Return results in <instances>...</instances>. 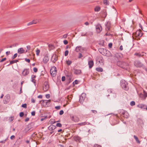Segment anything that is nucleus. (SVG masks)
<instances>
[{"label": "nucleus", "instance_id": "nucleus-60", "mask_svg": "<svg viewBox=\"0 0 147 147\" xmlns=\"http://www.w3.org/2000/svg\"><path fill=\"white\" fill-rule=\"evenodd\" d=\"M31 101L32 102V103H34L35 102V100L33 98H32L31 99Z\"/></svg>", "mask_w": 147, "mask_h": 147}, {"label": "nucleus", "instance_id": "nucleus-61", "mask_svg": "<svg viewBox=\"0 0 147 147\" xmlns=\"http://www.w3.org/2000/svg\"><path fill=\"white\" fill-rule=\"evenodd\" d=\"M67 34H64L63 36V38H67Z\"/></svg>", "mask_w": 147, "mask_h": 147}, {"label": "nucleus", "instance_id": "nucleus-5", "mask_svg": "<svg viewBox=\"0 0 147 147\" xmlns=\"http://www.w3.org/2000/svg\"><path fill=\"white\" fill-rule=\"evenodd\" d=\"M86 94L85 93H82L81 96L80 97L79 100V102L82 104L84 101L85 100L86 98Z\"/></svg>", "mask_w": 147, "mask_h": 147}, {"label": "nucleus", "instance_id": "nucleus-38", "mask_svg": "<svg viewBox=\"0 0 147 147\" xmlns=\"http://www.w3.org/2000/svg\"><path fill=\"white\" fill-rule=\"evenodd\" d=\"M56 126L57 127H61L62 126L61 124L60 123H57Z\"/></svg>", "mask_w": 147, "mask_h": 147}, {"label": "nucleus", "instance_id": "nucleus-59", "mask_svg": "<svg viewBox=\"0 0 147 147\" xmlns=\"http://www.w3.org/2000/svg\"><path fill=\"white\" fill-rule=\"evenodd\" d=\"M126 112H125L124 111H122V114L124 116L125 114H126Z\"/></svg>", "mask_w": 147, "mask_h": 147}, {"label": "nucleus", "instance_id": "nucleus-44", "mask_svg": "<svg viewBox=\"0 0 147 147\" xmlns=\"http://www.w3.org/2000/svg\"><path fill=\"white\" fill-rule=\"evenodd\" d=\"M24 115V113L23 112H21L20 114V116L21 117H22Z\"/></svg>", "mask_w": 147, "mask_h": 147}, {"label": "nucleus", "instance_id": "nucleus-22", "mask_svg": "<svg viewBox=\"0 0 147 147\" xmlns=\"http://www.w3.org/2000/svg\"><path fill=\"white\" fill-rule=\"evenodd\" d=\"M86 36L87 37L91 36H92L93 34V32L90 31L86 32Z\"/></svg>", "mask_w": 147, "mask_h": 147}, {"label": "nucleus", "instance_id": "nucleus-51", "mask_svg": "<svg viewBox=\"0 0 147 147\" xmlns=\"http://www.w3.org/2000/svg\"><path fill=\"white\" fill-rule=\"evenodd\" d=\"M6 58H3L1 60V61H0V62H2L5 61V60H6Z\"/></svg>", "mask_w": 147, "mask_h": 147}, {"label": "nucleus", "instance_id": "nucleus-7", "mask_svg": "<svg viewBox=\"0 0 147 147\" xmlns=\"http://www.w3.org/2000/svg\"><path fill=\"white\" fill-rule=\"evenodd\" d=\"M96 30L97 33H100L102 30L101 25L99 24H97L96 26Z\"/></svg>", "mask_w": 147, "mask_h": 147}, {"label": "nucleus", "instance_id": "nucleus-14", "mask_svg": "<svg viewBox=\"0 0 147 147\" xmlns=\"http://www.w3.org/2000/svg\"><path fill=\"white\" fill-rule=\"evenodd\" d=\"M84 48L82 47L81 46L77 47L75 49L76 52H78L79 51L81 52L83 50H84Z\"/></svg>", "mask_w": 147, "mask_h": 147}, {"label": "nucleus", "instance_id": "nucleus-2", "mask_svg": "<svg viewBox=\"0 0 147 147\" xmlns=\"http://www.w3.org/2000/svg\"><path fill=\"white\" fill-rule=\"evenodd\" d=\"M51 74L53 77H55L57 73V68L55 66L52 67L50 71Z\"/></svg>", "mask_w": 147, "mask_h": 147}, {"label": "nucleus", "instance_id": "nucleus-1", "mask_svg": "<svg viewBox=\"0 0 147 147\" xmlns=\"http://www.w3.org/2000/svg\"><path fill=\"white\" fill-rule=\"evenodd\" d=\"M121 87L125 90H127L128 87L127 83L124 80H122L121 81Z\"/></svg>", "mask_w": 147, "mask_h": 147}, {"label": "nucleus", "instance_id": "nucleus-13", "mask_svg": "<svg viewBox=\"0 0 147 147\" xmlns=\"http://www.w3.org/2000/svg\"><path fill=\"white\" fill-rule=\"evenodd\" d=\"M57 59V57L56 55H53L52 57L51 60L52 61L55 63Z\"/></svg>", "mask_w": 147, "mask_h": 147}, {"label": "nucleus", "instance_id": "nucleus-39", "mask_svg": "<svg viewBox=\"0 0 147 147\" xmlns=\"http://www.w3.org/2000/svg\"><path fill=\"white\" fill-rule=\"evenodd\" d=\"M103 2L104 4L105 5H108V1L107 0H104Z\"/></svg>", "mask_w": 147, "mask_h": 147}, {"label": "nucleus", "instance_id": "nucleus-29", "mask_svg": "<svg viewBox=\"0 0 147 147\" xmlns=\"http://www.w3.org/2000/svg\"><path fill=\"white\" fill-rule=\"evenodd\" d=\"M100 10V7L99 6L96 7L94 9V10L96 11H98Z\"/></svg>", "mask_w": 147, "mask_h": 147}, {"label": "nucleus", "instance_id": "nucleus-42", "mask_svg": "<svg viewBox=\"0 0 147 147\" xmlns=\"http://www.w3.org/2000/svg\"><path fill=\"white\" fill-rule=\"evenodd\" d=\"M68 53H69V52H68V51H67V50L66 51L65 53V56H67L68 55Z\"/></svg>", "mask_w": 147, "mask_h": 147}, {"label": "nucleus", "instance_id": "nucleus-11", "mask_svg": "<svg viewBox=\"0 0 147 147\" xmlns=\"http://www.w3.org/2000/svg\"><path fill=\"white\" fill-rule=\"evenodd\" d=\"M134 64L137 67H140L143 66V64L140 61H136L135 62Z\"/></svg>", "mask_w": 147, "mask_h": 147}, {"label": "nucleus", "instance_id": "nucleus-30", "mask_svg": "<svg viewBox=\"0 0 147 147\" xmlns=\"http://www.w3.org/2000/svg\"><path fill=\"white\" fill-rule=\"evenodd\" d=\"M86 124H87L86 122H84L79 123L78 124V125H81V126H82V125H86Z\"/></svg>", "mask_w": 147, "mask_h": 147}, {"label": "nucleus", "instance_id": "nucleus-15", "mask_svg": "<svg viewBox=\"0 0 147 147\" xmlns=\"http://www.w3.org/2000/svg\"><path fill=\"white\" fill-rule=\"evenodd\" d=\"M111 24L110 23V22H107L106 24V30L108 31H109L110 30V28L111 27Z\"/></svg>", "mask_w": 147, "mask_h": 147}, {"label": "nucleus", "instance_id": "nucleus-27", "mask_svg": "<svg viewBox=\"0 0 147 147\" xmlns=\"http://www.w3.org/2000/svg\"><path fill=\"white\" fill-rule=\"evenodd\" d=\"M134 137L135 139L136 140V142L138 144H140V141L138 140V137L135 135L134 136Z\"/></svg>", "mask_w": 147, "mask_h": 147}, {"label": "nucleus", "instance_id": "nucleus-56", "mask_svg": "<svg viewBox=\"0 0 147 147\" xmlns=\"http://www.w3.org/2000/svg\"><path fill=\"white\" fill-rule=\"evenodd\" d=\"M107 32L106 33L105 35L106 36H109V35H111V34L109 32H108L109 31H108V30H107Z\"/></svg>", "mask_w": 147, "mask_h": 147}, {"label": "nucleus", "instance_id": "nucleus-52", "mask_svg": "<svg viewBox=\"0 0 147 147\" xmlns=\"http://www.w3.org/2000/svg\"><path fill=\"white\" fill-rule=\"evenodd\" d=\"M121 62H120V61L118 62H117V65H119V66L120 67H122V68H124V67H123V66H122V65H119V63H120Z\"/></svg>", "mask_w": 147, "mask_h": 147}, {"label": "nucleus", "instance_id": "nucleus-50", "mask_svg": "<svg viewBox=\"0 0 147 147\" xmlns=\"http://www.w3.org/2000/svg\"><path fill=\"white\" fill-rule=\"evenodd\" d=\"M64 112L63 110H61L60 111L59 114V115H63V114Z\"/></svg>", "mask_w": 147, "mask_h": 147}, {"label": "nucleus", "instance_id": "nucleus-62", "mask_svg": "<svg viewBox=\"0 0 147 147\" xmlns=\"http://www.w3.org/2000/svg\"><path fill=\"white\" fill-rule=\"evenodd\" d=\"M144 97L146 98V97H147V93L145 92H144Z\"/></svg>", "mask_w": 147, "mask_h": 147}, {"label": "nucleus", "instance_id": "nucleus-17", "mask_svg": "<svg viewBox=\"0 0 147 147\" xmlns=\"http://www.w3.org/2000/svg\"><path fill=\"white\" fill-rule=\"evenodd\" d=\"M144 54H146V53L143 52H142L140 53H136L134 54V55L137 56L138 57H140L144 56Z\"/></svg>", "mask_w": 147, "mask_h": 147}, {"label": "nucleus", "instance_id": "nucleus-34", "mask_svg": "<svg viewBox=\"0 0 147 147\" xmlns=\"http://www.w3.org/2000/svg\"><path fill=\"white\" fill-rule=\"evenodd\" d=\"M130 105L131 106H133L135 105V102L134 101H132L130 102Z\"/></svg>", "mask_w": 147, "mask_h": 147}, {"label": "nucleus", "instance_id": "nucleus-54", "mask_svg": "<svg viewBox=\"0 0 147 147\" xmlns=\"http://www.w3.org/2000/svg\"><path fill=\"white\" fill-rule=\"evenodd\" d=\"M46 97L47 98H49L50 97V95L49 94H47L45 95Z\"/></svg>", "mask_w": 147, "mask_h": 147}, {"label": "nucleus", "instance_id": "nucleus-19", "mask_svg": "<svg viewBox=\"0 0 147 147\" xmlns=\"http://www.w3.org/2000/svg\"><path fill=\"white\" fill-rule=\"evenodd\" d=\"M39 22V20H33L32 21L28 23V26L32 25L33 24H36L38 23Z\"/></svg>", "mask_w": 147, "mask_h": 147}, {"label": "nucleus", "instance_id": "nucleus-31", "mask_svg": "<svg viewBox=\"0 0 147 147\" xmlns=\"http://www.w3.org/2000/svg\"><path fill=\"white\" fill-rule=\"evenodd\" d=\"M18 61L16 60H12L11 61H10V64H13L14 63H16L17 61Z\"/></svg>", "mask_w": 147, "mask_h": 147}, {"label": "nucleus", "instance_id": "nucleus-12", "mask_svg": "<svg viewBox=\"0 0 147 147\" xmlns=\"http://www.w3.org/2000/svg\"><path fill=\"white\" fill-rule=\"evenodd\" d=\"M49 60V55L47 54L46 55L43 59V62L45 64L47 63Z\"/></svg>", "mask_w": 147, "mask_h": 147}, {"label": "nucleus", "instance_id": "nucleus-28", "mask_svg": "<svg viewBox=\"0 0 147 147\" xmlns=\"http://www.w3.org/2000/svg\"><path fill=\"white\" fill-rule=\"evenodd\" d=\"M27 69L24 70L22 72V74L23 75L25 76L27 75Z\"/></svg>", "mask_w": 147, "mask_h": 147}, {"label": "nucleus", "instance_id": "nucleus-24", "mask_svg": "<svg viewBox=\"0 0 147 147\" xmlns=\"http://www.w3.org/2000/svg\"><path fill=\"white\" fill-rule=\"evenodd\" d=\"M115 57L117 59H120L122 57L123 55L121 53H116L115 55Z\"/></svg>", "mask_w": 147, "mask_h": 147}, {"label": "nucleus", "instance_id": "nucleus-55", "mask_svg": "<svg viewBox=\"0 0 147 147\" xmlns=\"http://www.w3.org/2000/svg\"><path fill=\"white\" fill-rule=\"evenodd\" d=\"M91 111L93 113H94V114H96L97 113V111L96 110H92Z\"/></svg>", "mask_w": 147, "mask_h": 147}, {"label": "nucleus", "instance_id": "nucleus-45", "mask_svg": "<svg viewBox=\"0 0 147 147\" xmlns=\"http://www.w3.org/2000/svg\"><path fill=\"white\" fill-rule=\"evenodd\" d=\"M37 69L36 67H34L33 68V71L35 72H36L37 71Z\"/></svg>", "mask_w": 147, "mask_h": 147}, {"label": "nucleus", "instance_id": "nucleus-36", "mask_svg": "<svg viewBox=\"0 0 147 147\" xmlns=\"http://www.w3.org/2000/svg\"><path fill=\"white\" fill-rule=\"evenodd\" d=\"M49 47L50 49H53L54 48V46L53 45H49Z\"/></svg>", "mask_w": 147, "mask_h": 147}, {"label": "nucleus", "instance_id": "nucleus-21", "mask_svg": "<svg viewBox=\"0 0 147 147\" xmlns=\"http://www.w3.org/2000/svg\"><path fill=\"white\" fill-rule=\"evenodd\" d=\"M81 71L80 69H74V74L76 75H79L81 74Z\"/></svg>", "mask_w": 147, "mask_h": 147}, {"label": "nucleus", "instance_id": "nucleus-41", "mask_svg": "<svg viewBox=\"0 0 147 147\" xmlns=\"http://www.w3.org/2000/svg\"><path fill=\"white\" fill-rule=\"evenodd\" d=\"M81 34L82 36H86V33L85 32H81Z\"/></svg>", "mask_w": 147, "mask_h": 147}, {"label": "nucleus", "instance_id": "nucleus-64", "mask_svg": "<svg viewBox=\"0 0 147 147\" xmlns=\"http://www.w3.org/2000/svg\"><path fill=\"white\" fill-rule=\"evenodd\" d=\"M94 147H101L99 145H98L97 144H96L94 145Z\"/></svg>", "mask_w": 147, "mask_h": 147}, {"label": "nucleus", "instance_id": "nucleus-23", "mask_svg": "<svg viewBox=\"0 0 147 147\" xmlns=\"http://www.w3.org/2000/svg\"><path fill=\"white\" fill-rule=\"evenodd\" d=\"M36 76L34 75H32L31 77V81L32 82H33L34 84L36 83V81L35 80Z\"/></svg>", "mask_w": 147, "mask_h": 147}, {"label": "nucleus", "instance_id": "nucleus-58", "mask_svg": "<svg viewBox=\"0 0 147 147\" xmlns=\"http://www.w3.org/2000/svg\"><path fill=\"white\" fill-rule=\"evenodd\" d=\"M109 47V48H111L112 47V44L111 43H109L108 45Z\"/></svg>", "mask_w": 147, "mask_h": 147}, {"label": "nucleus", "instance_id": "nucleus-43", "mask_svg": "<svg viewBox=\"0 0 147 147\" xmlns=\"http://www.w3.org/2000/svg\"><path fill=\"white\" fill-rule=\"evenodd\" d=\"M83 57V55L82 53H79V56L78 57V58H81Z\"/></svg>", "mask_w": 147, "mask_h": 147}, {"label": "nucleus", "instance_id": "nucleus-9", "mask_svg": "<svg viewBox=\"0 0 147 147\" xmlns=\"http://www.w3.org/2000/svg\"><path fill=\"white\" fill-rule=\"evenodd\" d=\"M70 118L72 121L75 122H78L79 120V118L76 116L71 115Z\"/></svg>", "mask_w": 147, "mask_h": 147}, {"label": "nucleus", "instance_id": "nucleus-57", "mask_svg": "<svg viewBox=\"0 0 147 147\" xmlns=\"http://www.w3.org/2000/svg\"><path fill=\"white\" fill-rule=\"evenodd\" d=\"M35 111H33L31 113V115L32 116H34L35 115Z\"/></svg>", "mask_w": 147, "mask_h": 147}, {"label": "nucleus", "instance_id": "nucleus-32", "mask_svg": "<svg viewBox=\"0 0 147 147\" xmlns=\"http://www.w3.org/2000/svg\"><path fill=\"white\" fill-rule=\"evenodd\" d=\"M72 63V62L69 60H67L66 61V63L68 65H70Z\"/></svg>", "mask_w": 147, "mask_h": 147}, {"label": "nucleus", "instance_id": "nucleus-25", "mask_svg": "<svg viewBox=\"0 0 147 147\" xmlns=\"http://www.w3.org/2000/svg\"><path fill=\"white\" fill-rule=\"evenodd\" d=\"M74 140L76 141H80V138L78 136H75L74 137Z\"/></svg>", "mask_w": 147, "mask_h": 147}, {"label": "nucleus", "instance_id": "nucleus-48", "mask_svg": "<svg viewBox=\"0 0 147 147\" xmlns=\"http://www.w3.org/2000/svg\"><path fill=\"white\" fill-rule=\"evenodd\" d=\"M14 119V117H11L9 119V120L10 121H11Z\"/></svg>", "mask_w": 147, "mask_h": 147}, {"label": "nucleus", "instance_id": "nucleus-40", "mask_svg": "<svg viewBox=\"0 0 147 147\" xmlns=\"http://www.w3.org/2000/svg\"><path fill=\"white\" fill-rule=\"evenodd\" d=\"M17 55H18V54L17 53L13 55V57H12V59H15L17 57Z\"/></svg>", "mask_w": 147, "mask_h": 147}, {"label": "nucleus", "instance_id": "nucleus-33", "mask_svg": "<svg viewBox=\"0 0 147 147\" xmlns=\"http://www.w3.org/2000/svg\"><path fill=\"white\" fill-rule=\"evenodd\" d=\"M125 118H127L128 117L129 115L127 112H126V114L123 116Z\"/></svg>", "mask_w": 147, "mask_h": 147}, {"label": "nucleus", "instance_id": "nucleus-35", "mask_svg": "<svg viewBox=\"0 0 147 147\" xmlns=\"http://www.w3.org/2000/svg\"><path fill=\"white\" fill-rule=\"evenodd\" d=\"M40 53V51L38 49H37L36 51V55H37L38 56L39 55V53Z\"/></svg>", "mask_w": 147, "mask_h": 147}, {"label": "nucleus", "instance_id": "nucleus-10", "mask_svg": "<svg viewBox=\"0 0 147 147\" xmlns=\"http://www.w3.org/2000/svg\"><path fill=\"white\" fill-rule=\"evenodd\" d=\"M141 32L142 31L141 30H138L135 33V35L136 37H141L142 35V34Z\"/></svg>", "mask_w": 147, "mask_h": 147}, {"label": "nucleus", "instance_id": "nucleus-20", "mask_svg": "<svg viewBox=\"0 0 147 147\" xmlns=\"http://www.w3.org/2000/svg\"><path fill=\"white\" fill-rule=\"evenodd\" d=\"M39 22V20H33L32 21L28 23V26L32 25L33 24H36L38 23Z\"/></svg>", "mask_w": 147, "mask_h": 147}, {"label": "nucleus", "instance_id": "nucleus-53", "mask_svg": "<svg viewBox=\"0 0 147 147\" xmlns=\"http://www.w3.org/2000/svg\"><path fill=\"white\" fill-rule=\"evenodd\" d=\"M55 109L57 110H59L60 109V106H56L55 107Z\"/></svg>", "mask_w": 147, "mask_h": 147}, {"label": "nucleus", "instance_id": "nucleus-37", "mask_svg": "<svg viewBox=\"0 0 147 147\" xmlns=\"http://www.w3.org/2000/svg\"><path fill=\"white\" fill-rule=\"evenodd\" d=\"M144 105L143 104H140L138 105V107L142 109L144 106Z\"/></svg>", "mask_w": 147, "mask_h": 147}, {"label": "nucleus", "instance_id": "nucleus-8", "mask_svg": "<svg viewBox=\"0 0 147 147\" xmlns=\"http://www.w3.org/2000/svg\"><path fill=\"white\" fill-rule=\"evenodd\" d=\"M10 96L9 95L5 96L4 98V102L5 104L7 103L10 100Z\"/></svg>", "mask_w": 147, "mask_h": 147}, {"label": "nucleus", "instance_id": "nucleus-46", "mask_svg": "<svg viewBox=\"0 0 147 147\" xmlns=\"http://www.w3.org/2000/svg\"><path fill=\"white\" fill-rule=\"evenodd\" d=\"M65 80V76H62L61 78V80L62 81H64Z\"/></svg>", "mask_w": 147, "mask_h": 147}, {"label": "nucleus", "instance_id": "nucleus-3", "mask_svg": "<svg viewBox=\"0 0 147 147\" xmlns=\"http://www.w3.org/2000/svg\"><path fill=\"white\" fill-rule=\"evenodd\" d=\"M51 101L50 100H42L41 101V102H42L41 103L42 105L43 106L45 107H48Z\"/></svg>", "mask_w": 147, "mask_h": 147}, {"label": "nucleus", "instance_id": "nucleus-16", "mask_svg": "<svg viewBox=\"0 0 147 147\" xmlns=\"http://www.w3.org/2000/svg\"><path fill=\"white\" fill-rule=\"evenodd\" d=\"M88 65L89 68L90 69L94 65V62L92 60L89 61L88 62Z\"/></svg>", "mask_w": 147, "mask_h": 147}, {"label": "nucleus", "instance_id": "nucleus-49", "mask_svg": "<svg viewBox=\"0 0 147 147\" xmlns=\"http://www.w3.org/2000/svg\"><path fill=\"white\" fill-rule=\"evenodd\" d=\"M63 43L65 45H67V44L68 42L67 40H65L63 41Z\"/></svg>", "mask_w": 147, "mask_h": 147}, {"label": "nucleus", "instance_id": "nucleus-63", "mask_svg": "<svg viewBox=\"0 0 147 147\" xmlns=\"http://www.w3.org/2000/svg\"><path fill=\"white\" fill-rule=\"evenodd\" d=\"M15 138V136H13V135H12V136L11 137H10V139H11V140H13V139H14V138Z\"/></svg>", "mask_w": 147, "mask_h": 147}, {"label": "nucleus", "instance_id": "nucleus-4", "mask_svg": "<svg viewBox=\"0 0 147 147\" xmlns=\"http://www.w3.org/2000/svg\"><path fill=\"white\" fill-rule=\"evenodd\" d=\"M97 62L99 63L101 65H104V61L103 58L101 56H98L96 59Z\"/></svg>", "mask_w": 147, "mask_h": 147}, {"label": "nucleus", "instance_id": "nucleus-26", "mask_svg": "<svg viewBox=\"0 0 147 147\" xmlns=\"http://www.w3.org/2000/svg\"><path fill=\"white\" fill-rule=\"evenodd\" d=\"M96 70L97 71L100 72H102L103 71V69L100 67L96 68Z\"/></svg>", "mask_w": 147, "mask_h": 147}, {"label": "nucleus", "instance_id": "nucleus-6", "mask_svg": "<svg viewBox=\"0 0 147 147\" xmlns=\"http://www.w3.org/2000/svg\"><path fill=\"white\" fill-rule=\"evenodd\" d=\"M49 88V86L48 83L47 82L45 81L44 83V86L43 87V90L46 92L48 90Z\"/></svg>", "mask_w": 147, "mask_h": 147}, {"label": "nucleus", "instance_id": "nucleus-18", "mask_svg": "<svg viewBox=\"0 0 147 147\" xmlns=\"http://www.w3.org/2000/svg\"><path fill=\"white\" fill-rule=\"evenodd\" d=\"M18 53L21 54L25 53V50L22 48H19L18 50Z\"/></svg>", "mask_w": 147, "mask_h": 147}, {"label": "nucleus", "instance_id": "nucleus-47", "mask_svg": "<svg viewBox=\"0 0 147 147\" xmlns=\"http://www.w3.org/2000/svg\"><path fill=\"white\" fill-rule=\"evenodd\" d=\"M22 107H23L26 108L27 107V104H24L22 105Z\"/></svg>", "mask_w": 147, "mask_h": 147}]
</instances>
